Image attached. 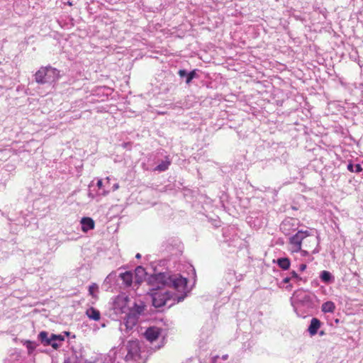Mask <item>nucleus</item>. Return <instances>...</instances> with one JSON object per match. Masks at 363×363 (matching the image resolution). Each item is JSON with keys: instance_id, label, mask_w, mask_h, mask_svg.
<instances>
[{"instance_id": "obj_24", "label": "nucleus", "mask_w": 363, "mask_h": 363, "mask_svg": "<svg viewBox=\"0 0 363 363\" xmlns=\"http://www.w3.org/2000/svg\"><path fill=\"white\" fill-rule=\"evenodd\" d=\"M50 335V334H49L48 332H46V331H41L38 334V340L40 341V342L43 345L48 346V344L50 343L49 342Z\"/></svg>"}, {"instance_id": "obj_33", "label": "nucleus", "mask_w": 363, "mask_h": 363, "mask_svg": "<svg viewBox=\"0 0 363 363\" xmlns=\"http://www.w3.org/2000/svg\"><path fill=\"white\" fill-rule=\"evenodd\" d=\"M172 242H174L175 246L179 247V242L178 240H173Z\"/></svg>"}, {"instance_id": "obj_25", "label": "nucleus", "mask_w": 363, "mask_h": 363, "mask_svg": "<svg viewBox=\"0 0 363 363\" xmlns=\"http://www.w3.org/2000/svg\"><path fill=\"white\" fill-rule=\"evenodd\" d=\"M24 345L26 347L28 350V354H32L34 350H35L36 347L38 346V344L30 340H26L24 342Z\"/></svg>"}, {"instance_id": "obj_39", "label": "nucleus", "mask_w": 363, "mask_h": 363, "mask_svg": "<svg viewBox=\"0 0 363 363\" xmlns=\"http://www.w3.org/2000/svg\"><path fill=\"white\" fill-rule=\"evenodd\" d=\"M106 182L108 183L109 180H110V178L108 177L106 178Z\"/></svg>"}, {"instance_id": "obj_1", "label": "nucleus", "mask_w": 363, "mask_h": 363, "mask_svg": "<svg viewBox=\"0 0 363 363\" xmlns=\"http://www.w3.org/2000/svg\"><path fill=\"white\" fill-rule=\"evenodd\" d=\"M150 286V292L152 297V305L155 308L167 306L170 307L175 303L182 301L186 296V293L178 296L165 287H170L177 291L186 290L187 279L179 274L172 275L169 272H159L149 276L147 280Z\"/></svg>"}, {"instance_id": "obj_27", "label": "nucleus", "mask_w": 363, "mask_h": 363, "mask_svg": "<svg viewBox=\"0 0 363 363\" xmlns=\"http://www.w3.org/2000/svg\"><path fill=\"white\" fill-rule=\"evenodd\" d=\"M98 286L96 284H93L89 286V292L91 296H94V291H97Z\"/></svg>"}, {"instance_id": "obj_6", "label": "nucleus", "mask_w": 363, "mask_h": 363, "mask_svg": "<svg viewBox=\"0 0 363 363\" xmlns=\"http://www.w3.org/2000/svg\"><path fill=\"white\" fill-rule=\"evenodd\" d=\"M307 279L300 277L295 271H291L289 276L284 277L282 281L279 284V287H282V284H286L285 289L288 291H291L293 288V284L300 285V282L306 283Z\"/></svg>"}, {"instance_id": "obj_10", "label": "nucleus", "mask_w": 363, "mask_h": 363, "mask_svg": "<svg viewBox=\"0 0 363 363\" xmlns=\"http://www.w3.org/2000/svg\"><path fill=\"white\" fill-rule=\"evenodd\" d=\"M147 272L142 266H138L135 269L134 284L138 286L145 279L147 280Z\"/></svg>"}, {"instance_id": "obj_29", "label": "nucleus", "mask_w": 363, "mask_h": 363, "mask_svg": "<svg viewBox=\"0 0 363 363\" xmlns=\"http://www.w3.org/2000/svg\"><path fill=\"white\" fill-rule=\"evenodd\" d=\"M307 266L306 264H301L299 265V270L303 272L306 269Z\"/></svg>"}, {"instance_id": "obj_23", "label": "nucleus", "mask_w": 363, "mask_h": 363, "mask_svg": "<svg viewBox=\"0 0 363 363\" xmlns=\"http://www.w3.org/2000/svg\"><path fill=\"white\" fill-rule=\"evenodd\" d=\"M144 309L145 308L143 304L138 305L135 303L133 307L129 310V313H133V315H135V316L138 318L139 315L143 313Z\"/></svg>"}, {"instance_id": "obj_21", "label": "nucleus", "mask_w": 363, "mask_h": 363, "mask_svg": "<svg viewBox=\"0 0 363 363\" xmlns=\"http://www.w3.org/2000/svg\"><path fill=\"white\" fill-rule=\"evenodd\" d=\"M170 164L171 161L167 158L165 160L162 161L157 166H156L154 170L157 172H164L169 168Z\"/></svg>"}, {"instance_id": "obj_22", "label": "nucleus", "mask_w": 363, "mask_h": 363, "mask_svg": "<svg viewBox=\"0 0 363 363\" xmlns=\"http://www.w3.org/2000/svg\"><path fill=\"white\" fill-rule=\"evenodd\" d=\"M321 309L323 313H333L335 309V306L332 301H326L323 303Z\"/></svg>"}, {"instance_id": "obj_13", "label": "nucleus", "mask_w": 363, "mask_h": 363, "mask_svg": "<svg viewBox=\"0 0 363 363\" xmlns=\"http://www.w3.org/2000/svg\"><path fill=\"white\" fill-rule=\"evenodd\" d=\"M321 322L316 318H313L311 320V323L308 326V331L311 336H314L318 333L319 328H320Z\"/></svg>"}, {"instance_id": "obj_19", "label": "nucleus", "mask_w": 363, "mask_h": 363, "mask_svg": "<svg viewBox=\"0 0 363 363\" xmlns=\"http://www.w3.org/2000/svg\"><path fill=\"white\" fill-rule=\"evenodd\" d=\"M86 315L91 320H99L101 318V313L99 310L90 307L86 311Z\"/></svg>"}, {"instance_id": "obj_40", "label": "nucleus", "mask_w": 363, "mask_h": 363, "mask_svg": "<svg viewBox=\"0 0 363 363\" xmlns=\"http://www.w3.org/2000/svg\"><path fill=\"white\" fill-rule=\"evenodd\" d=\"M316 243H317V245H318V243H319L318 237H317V241H316Z\"/></svg>"}, {"instance_id": "obj_16", "label": "nucleus", "mask_w": 363, "mask_h": 363, "mask_svg": "<svg viewBox=\"0 0 363 363\" xmlns=\"http://www.w3.org/2000/svg\"><path fill=\"white\" fill-rule=\"evenodd\" d=\"M126 300L122 297H118L113 302L114 310H119L121 313H125Z\"/></svg>"}, {"instance_id": "obj_20", "label": "nucleus", "mask_w": 363, "mask_h": 363, "mask_svg": "<svg viewBox=\"0 0 363 363\" xmlns=\"http://www.w3.org/2000/svg\"><path fill=\"white\" fill-rule=\"evenodd\" d=\"M277 263L278 266L284 270L289 269L291 265L289 259L286 257L279 258L277 261Z\"/></svg>"}, {"instance_id": "obj_41", "label": "nucleus", "mask_w": 363, "mask_h": 363, "mask_svg": "<svg viewBox=\"0 0 363 363\" xmlns=\"http://www.w3.org/2000/svg\"><path fill=\"white\" fill-rule=\"evenodd\" d=\"M204 329H205V328H204V327H203V328H202V332H201L202 335L203 334V330H204Z\"/></svg>"}, {"instance_id": "obj_34", "label": "nucleus", "mask_w": 363, "mask_h": 363, "mask_svg": "<svg viewBox=\"0 0 363 363\" xmlns=\"http://www.w3.org/2000/svg\"><path fill=\"white\" fill-rule=\"evenodd\" d=\"M167 250H168L169 252H171L172 253H174V252H172V251H173V250H174V247H169V246H167Z\"/></svg>"}, {"instance_id": "obj_2", "label": "nucleus", "mask_w": 363, "mask_h": 363, "mask_svg": "<svg viewBox=\"0 0 363 363\" xmlns=\"http://www.w3.org/2000/svg\"><path fill=\"white\" fill-rule=\"evenodd\" d=\"M317 297L315 294H311L303 289L295 291L291 298V305L298 315V310L303 308L305 311L309 312L316 308Z\"/></svg>"}, {"instance_id": "obj_26", "label": "nucleus", "mask_w": 363, "mask_h": 363, "mask_svg": "<svg viewBox=\"0 0 363 363\" xmlns=\"http://www.w3.org/2000/svg\"><path fill=\"white\" fill-rule=\"evenodd\" d=\"M347 169L351 172L359 173L363 169L360 164L349 163L347 164Z\"/></svg>"}, {"instance_id": "obj_38", "label": "nucleus", "mask_w": 363, "mask_h": 363, "mask_svg": "<svg viewBox=\"0 0 363 363\" xmlns=\"http://www.w3.org/2000/svg\"><path fill=\"white\" fill-rule=\"evenodd\" d=\"M319 335H320V336H323V335H324V332H323V331H320V332L319 333Z\"/></svg>"}, {"instance_id": "obj_32", "label": "nucleus", "mask_w": 363, "mask_h": 363, "mask_svg": "<svg viewBox=\"0 0 363 363\" xmlns=\"http://www.w3.org/2000/svg\"><path fill=\"white\" fill-rule=\"evenodd\" d=\"M118 188H119V185H118V184L116 183V184H113V186L112 191H116V190H117Z\"/></svg>"}, {"instance_id": "obj_11", "label": "nucleus", "mask_w": 363, "mask_h": 363, "mask_svg": "<svg viewBox=\"0 0 363 363\" xmlns=\"http://www.w3.org/2000/svg\"><path fill=\"white\" fill-rule=\"evenodd\" d=\"M160 330L159 328L150 327L146 330L145 337L147 340L152 342L158 338L160 335Z\"/></svg>"}, {"instance_id": "obj_37", "label": "nucleus", "mask_w": 363, "mask_h": 363, "mask_svg": "<svg viewBox=\"0 0 363 363\" xmlns=\"http://www.w3.org/2000/svg\"><path fill=\"white\" fill-rule=\"evenodd\" d=\"M135 257L137 259H140L141 257V255L140 253H138L136 255H135Z\"/></svg>"}, {"instance_id": "obj_5", "label": "nucleus", "mask_w": 363, "mask_h": 363, "mask_svg": "<svg viewBox=\"0 0 363 363\" xmlns=\"http://www.w3.org/2000/svg\"><path fill=\"white\" fill-rule=\"evenodd\" d=\"M310 234L307 230H298L295 235L289 238V243L291 245V250L293 252H298L301 250V243L303 239L308 237Z\"/></svg>"}, {"instance_id": "obj_3", "label": "nucleus", "mask_w": 363, "mask_h": 363, "mask_svg": "<svg viewBox=\"0 0 363 363\" xmlns=\"http://www.w3.org/2000/svg\"><path fill=\"white\" fill-rule=\"evenodd\" d=\"M139 343L136 340H130L125 347L115 348L109 352L108 356L113 359V363H121V360L128 362L135 359L139 353Z\"/></svg>"}, {"instance_id": "obj_18", "label": "nucleus", "mask_w": 363, "mask_h": 363, "mask_svg": "<svg viewBox=\"0 0 363 363\" xmlns=\"http://www.w3.org/2000/svg\"><path fill=\"white\" fill-rule=\"evenodd\" d=\"M320 279L323 283L326 284L333 283L335 281L334 276H333L330 272L326 270H323L320 272Z\"/></svg>"}, {"instance_id": "obj_30", "label": "nucleus", "mask_w": 363, "mask_h": 363, "mask_svg": "<svg viewBox=\"0 0 363 363\" xmlns=\"http://www.w3.org/2000/svg\"><path fill=\"white\" fill-rule=\"evenodd\" d=\"M97 186L101 189L103 186V181L101 179H99L97 182Z\"/></svg>"}, {"instance_id": "obj_12", "label": "nucleus", "mask_w": 363, "mask_h": 363, "mask_svg": "<svg viewBox=\"0 0 363 363\" xmlns=\"http://www.w3.org/2000/svg\"><path fill=\"white\" fill-rule=\"evenodd\" d=\"M197 69H193L192 71L188 72L186 69H179L178 71V74L181 78H186V83L189 84L192 79L198 77L197 75Z\"/></svg>"}, {"instance_id": "obj_35", "label": "nucleus", "mask_w": 363, "mask_h": 363, "mask_svg": "<svg viewBox=\"0 0 363 363\" xmlns=\"http://www.w3.org/2000/svg\"><path fill=\"white\" fill-rule=\"evenodd\" d=\"M318 252H319V250H318V249L316 247L315 249H314V250H313V252H313V254H315V253H318Z\"/></svg>"}, {"instance_id": "obj_7", "label": "nucleus", "mask_w": 363, "mask_h": 363, "mask_svg": "<svg viewBox=\"0 0 363 363\" xmlns=\"http://www.w3.org/2000/svg\"><path fill=\"white\" fill-rule=\"evenodd\" d=\"M235 231L236 229L230 226L223 229V241L228 247H236L240 242V238Z\"/></svg>"}, {"instance_id": "obj_14", "label": "nucleus", "mask_w": 363, "mask_h": 363, "mask_svg": "<svg viewBox=\"0 0 363 363\" xmlns=\"http://www.w3.org/2000/svg\"><path fill=\"white\" fill-rule=\"evenodd\" d=\"M65 338L61 335L50 334V340L48 346H52L54 349H57Z\"/></svg>"}, {"instance_id": "obj_31", "label": "nucleus", "mask_w": 363, "mask_h": 363, "mask_svg": "<svg viewBox=\"0 0 363 363\" xmlns=\"http://www.w3.org/2000/svg\"><path fill=\"white\" fill-rule=\"evenodd\" d=\"M299 252H301L302 256H306L308 255V252L306 250H302L301 249V250Z\"/></svg>"}, {"instance_id": "obj_8", "label": "nucleus", "mask_w": 363, "mask_h": 363, "mask_svg": "<svg viewBox=\"0 0 363 363\" xmlns=\"http://www.w3.org/2000/svg\"><path fill=\"white\" fill-rule=\"evenodd\" d=\"M298 220L292 218L284 219L281 225L280 230L286 235H290L292 232L295 231L297 228Z\"/></svg>"}, {"instance_id": "obj_17", "label": "nucleus", "mask_w": 363, "mask_h": 363, "mask_svg": "<svg viewBox=\"0 0 363 363\" xmlns=\"http://www.w3.org/2000/svg\"><path fill=\"white\" fill-rule=\"evenodd\" d=\"M120 277L125 286L129 287L133 284V274L131 272L127 271L120 274Z\"/></svg>"}, {"instance_id": "obj_9", "label": "nucleus", "mask_w": 363, "mask_h": 363, "mask_svg": "<svg viewBox=\"0 0 363 363\" xmlns=\"http://www.w3.org/2000/svg\"><path fill=\"white\" fill-rule=\"evenodd\" d=\"M138 318L133 315V313H130L129 312L126 313L125 318H123V323H121L120 329L121 331L128 332L132 330L133 327L137 324Z\"/></svg>"}, {"instance_id": "obj_36", "label": "nucleus", "mask_w": 363, "mask_h": 363, "mask_svg": "<svg viewBox=\"0 0 363 363\" xmlns=\"http://www.w3.org/2000/svg\"><path fill=\"white\" fill-rule=\"evenodd\" d=\"M228 354L223 355L222 359H223V360H225V359H228Z\"/></svg>"}, {"instance_id": "obj_4", "label": "nucleus", "mask_w": 363, "mask_h": 363, "mask_svg": "<svg viewBox=\"0 0 363 363\" xmlns=\"http://www.w3.org/2000/svg\"><path fill=\"white\" fill-rule=\"evenodd\" d=\"M35 80L40 84H52L60 78V71L51 66L41 67L35 74Z\"/></svg>"}, {"instance_id": "obj_15", "label": "nucleus", "mask_w": 363, "mask_h": 363, "mask_svg": "<svg viewBox=\"0 0 363 363\" xmlns=\"http://www.w3.org/2000/svg\"><path fill=\"white\" fill-rule=\"evenodd\" d=\"M82 230L87 232L94 228V221L89 217H84L81 220Z\"/></svg>"}, {"instance_id": "obj_28", "label": "nucleus", "mask_w": 363, "mask_h": 363, "mask_svg": "<svg viewBox=\"0 0 363 363\" xmlns=\"http://www.w3.org/2000/svg\"><path fill=\"white\" fill-rule=\"evenodd\" d=\"M75 359H77V357H72L69 359V360L66 363H82L81 361H79V362L76 361Z\"/></svg>"}]
</instances>
